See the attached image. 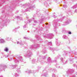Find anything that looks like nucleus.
Wrapping results in <instances>:
<instances>
[{
    "label": "nucleus",
    "instance_id": "f257e3e1",
    "mask_svg": "<svg viewBox=\"0 0 77 77\" xmlns=\"http://www.w3.org/2000/svg\"><path fill=\"white\" fill-rule=\"evenodd\" d=\"M32 5L29 4H25L23 5V6H26L28 7L27 9L26 10V11H30L32 10H33L34 9H35L36 8L35 5H33L32 7H31Z\"/></svg>",
    "mask_w": 77,
    "mask_h": 77
},
{
    "label": "nucleus",
    "instance_id": "f03ea898",
    "mask_svg": "<svg viewBox=\"0 0 77 77\" xmlns=\"http://www.w3.org/2000/svg\"><path fill=\"white\" fill-rule=\"evenodd\" d=\"M17 58L18 60H15V63H17V64L19 63V60H20L21 62H23V57H22L19 56Z\"/></svg>",
    "mask_w": 77,
    "mask_h": 77
},
{
    "label": "nucleus",
    "instance_id": "7ed1b4c3",
    "mask_svg": "<svg viewBox=\"0 0 77 77\" xmlns=\"http://www.w3.org/2000/svg\"><path fill=\"white\" fill-rule=\"evenodd\" d=\"M17 66V65H16L15 66H11V67L13 69L15 68L16 70L17 71H18V73H21V71H20V68H18Z\"/></svg>",
    "mask_w": 77,
    "mask_h": 77
},
{
    "label": "nucleus",
    "instance_id": "20e7f679",
    "mask_svg": "<svg viewBox=\"0 0 77 77\" xmlns=\"http://www.w3.org/2000/svg\"><path fill=\"white\" fill-rule=\"evenodd\" d=\"M32 54V52H30L29 51H28L26 55H24L25 57H27V56H28V57H31V55Z\"/></svg>",
    "mask_w": 77,
    "mask_h": 77
},
{
    "label": "nucleus",
    "instance_id": "39448f33",
    "mask_svg": "<svg viewBox=\"0 0 77 77\" xmlns=\"http://www.w3.org/2000/svg\"><path fill=\"white\" fill-rule=\"evenodd\" d=\"M59 58V57L57 58V57H55V61H51V59L50 58H48V61L50 63H51V62H56V63H57V62L56 60V59H58Z\"/></svg>",
    "mask_w": 77,
    "mask_h": 77
},
{
    "label": "nucleus",
    "instance_id": "423d86ee",
    "mask_svg": "<svg viewBox=\"0 0 77 77\" xmlns=\"http://www.w3.org/2000/svg\"><path fill=\"white\" fill-rule=\"evenodd\" d=\"M74 72V70L69 69L67 71L66 73L68 74H70L71 72Z\"/></svg>",
    "mask_w": 77,
    "mask_h": 77
},
{
    "label": "nucleus",
    "instance_id": "0eeeda50",
    "mask_svg": "<svg viewBox=\"0 0 77 77\" xmlns=\"http://www.w3.org/2000/svg\"><path fill=\"white\" fill-rule=\"evenodd\" d=\"M56 44L57 45H60V42L57 40V38H56Z\"/></svg>",
    "mask_w": 77,
    "mask_h": 77
},
{
    "label": "nucleus",
    "instance_id": "6e6552de",
    "mask_svg": "<svg viewBox=\"0 0 77 77\" xmlns=\"http://www.w3.org/2000/svg\"><path fill=\"white\" fill-rule=\"evenodd\" d=\"M49 50H51L52 51H54L56 50V51H57L58 50V49H57V48H49Z\"/></svg>",
    "mask_w": 77,
    "mask_h": 77
},
{
    "label": "nucleus",
    "instance_id": "1a4fd4ad",
    "mask_svg": "<svg viewBox=\"0 0 77 77\" xmlns=\"http://www.w3.org/2000/svg\"><path fill=\"white\" fill-rule=\"evenodd\" d=\"M71 21H72V20H71L70 19H69L68 20H67L65 22L66 25L68 24H69V23H70Z\"/></svg>",
    "mask_w": 77,
    "mask_h": 77
},
{
    "label": "nucleus",
    "instance_id": "9d476101",
    "mask_svg": "<svg viewBox=\"0 0 77 77\" xmlns=\"http://www.w3.org/2000/svg\"><path fill=\"white\" fill-rule=\"evenodd\" d=\"M54 36L53 34H50L49 36V39H52L53 38V37Z\"/></svg>",
    "mask_w": 77,
    "mask_h": 77
},
{
    "label": "nucleus",
    "instance_id": "9b49d317",
    "mask_svg": "<svg viewBox=\"0 0 77 77\" xmlns=\"http://www.w3.org/2000/svg\"><path fill=\"white\" fill-rule=\"evenodd\" d=\"M5 41L2 38L0 39V43H5Z\"/></svg>",
    "mask_w": 77,
    "mask_h": 77
},
{
    "label": "nucleus",
    "instance_id": "f8f14e48",
    "mask_svg": "<svg viewBox=\"0 0 77 77\" xmlns=\"http://www.w3.org/2000/svg\"><path fill=\"white\" fill-rule=\"evenodd\" d=\"M63 39H67L68 38V37L66 35H63Z\"/></svg>",
    "mask_w": 77,
    "mask_h": 77
},
{
    "label": "nucleus",
    "instance_id": "ddd939ff",
    "mask_svg": "<svg viewBox=\"0 0 77 77\" xmlns=\"http://www.w3.org/2000/svg\"><path fill=\"white\" fill-rule=\"evenodd\" d=\"M77 8V4H76L75 5H74L73 6L71 7V8H72L73 9H75Z\"/></svg>",
    "mask_w": 77,
    "mask_h": 77
},
{
    "label": "nucleus",
    "instance_id": "4468645a",
    "mask_svg": "<svg viewBox=\"0 0 77 77\" xmlns=\"http://www.w3.org/2000/svg\"><path fill=\"white\" fill-rule=\"evenodd\" d=\"M53 23H55L54 25V27H56V26H57V24H55V23H57V22L56 21V20H54L53 21Z\"/></svg>",
    "mask_w": 77,
    "mask_h": 77
},
{
    "label": "nucleus",
    "instance_id": "2eb2a0df",
    "mask_svg": "<svg viewBox=\"0 0 77 77\" xmlns=\"http://www.w3.org/2000/svg\"><path fill=\"white\" fill-rule=\"evenodd\" d=\"M17 44H20V45H23L24 44H23V43H22V42H17Z\"/></svg>",
    "mask_w": 77,
    "mask_h": 77
},
{
    "label": "nucleus",
    "instance_id": "dca6fc26",
    "mask_svg": "<svg viewBox=\"0 0 77 77\" xmlns=\"http://www.w3.org/2000/svg\"><path fill=\"white\" fill-rule=\"evenodd\" d=\"M25 23H26V24L27 23H28V22L27 21H25ZM26 26H27V24H25L24 26H23V28H26Z\"/></svg>",
    "mask_w": 77,
    "mask_h": 77
},
{
    "label": "nucleus",
    "instance_id": "f3484780",
    "mask_svg": "<svg viewBox=\"0 0 77 77\" xmlns=\"http://www.w3.org/2000/svg\"><path fill=\"white\" fill-rule=\"evenodd\" d=\"M42 52L43 53H45L46 52L45 49H43Z\"/></svg>",
    "mask_w": 77,
    "mask_h": 77
},
{
    "label": "nucleus",
    "instance_id": "a211bd4d",
    "mask_svg": "<svg viewBox=\"0 0 77 77\" xmlns=\"http://www.w3.org/2000/svg\"><path fill=\"white\" fill-rule=\"evenodd\" d=\"M43 76H45V77H48V75L47 73H45L44 74H43Z\"/></svg>",
    "mask_w": 77,
    "mask_h": 77
},
{
    "label": "nucleus",
    "instance_id": "6ab92c4d",
    "mask_svg": "<svg viewBox=\"0 0 77 77\" xmlns=\"http://www.w3.org/2000/svg\"><path fill=\"white\" fill-rule=\"evenodd\" d=\"M64 54H63V56H65L66 55V54H68V52L67 51H65L63 52Z\"/></svg>",
    "mask_w": 77,
    "mask_h": 77
},
{
    "label": "nucleus",
    "instance_id": "aec40b11",
    "mask_svg": "<svg viewBox=\"0 0 77 77\" xmlns=\"http://www.w3.org/2000/svg\"><path fill=\"white\" fill-rule=\"evenodd\" d=\"M27 72H28V73H29H29H32V72H33V71H27Z\"/></svg>",
    "mask_w": 77,
    "mask_h": 77
},
{
    "label": "nucleus",
    "instance_id": "412c9836",
    "mask_svg": "<svg viewBox=\"0 0 77 77\" xmlns=\"http://www.w3.org/2000/svg\"><path fill=\"white\" fill-rule=\"evenodd\" d=\"M4 51H6V52H8V48H5L4 49Z\"/></svg>",
    "mask_w": 77,
    "mask_h": 77
},
{
    "label": "nucleus",
    "instance_id": "4be33fe9",
    "mask_svg": "<svg viewBox=\"0 0 77 77\" xmlns=\"http://www.w3.org/2000/svg\"><path fill=\"white\" fill-rule=\"evenodd\" d=\"M52 77H58L55 74H52Z\"/></svg>",
    "mask_w": 77,
    "mask_h": 77
},
{
    "label": "nucleus",
    "instance_id": "5701e85b",
    "mask_svg": "<svg viewBox=\"0 0 77 77\" xmlns=\"http://www.w3.org/2000/svg\"><path fill=\"white\" fill-rule=\"evenodd\" d=\"M32 63H35V60L33 59L32 61Z\"/></svg>",
    "mask_w": 77,
    "mask_h": 77
},
{
    "label": "nucleus",
    "instance_id": "b1692460",
    "mask_svg": "<svg viewBox=\"0 0 77 77\" xmlns=\"http://www.w3.org/2000/svg\"><path fill=\"white\" fill-rule=\"evenodd\" d=\"M13 32H17V29H13Z\"/></svg>",
    "mask_w": 77,
    "mask_h": 77
},
{
    "label": "nucleus",
    "instance_id": "393cba45",
    "mask_svg": "<svg viewBox=\"0 0 77 77\" xmlns=\"http://www.w3.org/2000/svg\"><path fill=\"white\" fill-rule=\"evenodd\" d=\"M63 7L64 8H67V5H63Z\"/></svg>",
    "mask_w": 77,
    "mask_h": 77
},
{
    "label": "nucleus",
    "instance_id": "a878e982",
    "mask_svg": "<svg viewBox=\"0 0 77 77\" xmlns=\"http://www.w3.org/2000/svg\"><path fill=\"white\" fill-rule=\"evenodd\" d=\"M63 63H64V64H66V63H67V61H63Z\"/></svg>",
    "mask_w": 77,
    "mask_h": 77
},
{
    "label": "nucleus",
    "instance_id": "bb28decb",
    "mask_svg": "<svg viewBox=\"0 0 77 77\" xmlns=\"http://www.w3.org/2000/svg\"><path fill=\"white\" fill-rule=\"evenodd\" d=\"M10 38H9V37H7V41H10Z\"/></svg>",
    "mask_w": 77,
    "mask_h": 77
},
{
    "label": "nucleus",
    "instance_id": "cd10ccee",
    "mask_svg": "<svg viewBox=\"0 0 77 77\" xmlns=\"http://www.w3.org/2000/svg\"><path fill=\"white\" fill-rule=\"evenodd\" d=\"M15 75L16 77H18V76H19V75L17 74V73H16L15 74Z\"/></svg>",
    "mask_w": 77,
    "mask_h": 77
},
{
    "label": "nucleus",
    "instance_id": "c85d7f7f",
    "mask_svg": "<svg viewBox=\"0 0 77 77\" xmlns=\"http://www.w3.org/2000/svg\"><path fill=\"white\" fill-rule=\"evenodd\" d=\"M49 44L50 45H52V43L51 42H49Z\"/></svg>",
    "mask_w": 77,
    "mask_h": 77
},
{
    "label": "nucleus",
    "instance_id": "c756f323",
    "mask_svg": "<svg viewBox=\"0 0 77 77\" xmlns=\"http://www.w3.org/2000/svg\"><path fill=\"white\" fill-rule=\"evenodd\" d=\"M60 59L61 61H63V59L62 57Z\"/></svg>",
    "mask_w": 77,
    "mask_h": 77
},
{
    "label": "nucleus",
    "instance_id": "7c9ffc66",
    "mask_svg": "<svg viewBox=\"0 0 77 77\" xmlns=\"http://www.w3.org/2000/svg\"><path fill=\"white\" fill-rule=\"evenodd\" d=\"M23 39H29V38H27L25 37H23Z\"/></svg>",
    "mask_w": 77,
    "mask_h": 77
},
{
    "label": "nucleus",
    "instance_id": "2f4dec72",
    "mask_svg": "<svg viewBox=\"0 0 77 77\" xmlns=\"http://www.w3.org/2000/svg\"><path fill=\"white\" fill-rule=\"evenodd\" d=\"M42 58L44 59H46V56H45L42 57Z\"/></svg>",
    "mask_w": 77,
    "mask_h": 77
},
{
    "label": "nucleus",
    "instance_id": "473e14b6",
    "mask_svg": "<svg viewBox=\"0 0 77 77\" xmlns=\"http://www.w3.org/2000/svg\"><path fill=\"white\" fill-rule=\"evenodd\" d=\"M70 60V63H73V61H72V60Z\"/></svg>",
    "mask_w": 77,
    "mask_h": 77
},
{
    "label": "nucleus",
    "instance_id": "72a5a7b5",
    "mask_svg": "<svg viewBox=\"0 0 77 77\" xmlns=\"http://www.w3.org/2000/svg\"><path fill=\"white\" fill-rule=\"evenodd\" d=\"M68 33H69V35H71V32H68Z\"/></svg>",
    "mask_w": 77,
    "mask_h": 77
},
{
    "label": "nucleus",
    "instance_id": "f704fd0d",
    "mask_svg": "<svg viewBox=\"0 0 77 77\" xmlns=\"http://www.w3.org/2000/svg\"><path fill=\"white\" fill-rule=\"evenodd\" d=\"M53 71H54V72H56V69H54L53 70Z\"/></svg>",
    "mask_w": 77,
    "mask_h": 77
},
{
    "label": "nucleus",
    "instance_id": "c9c22d12",
    "mask_svg": "<svg viewBox=\"0 0 77 77\" xmlns=\"http://www.w3.org/2000/svg\"><path fill=\"white\" fill-rule=\"evenodd\" d=\"M34 22L35 23H37V21H36V20H34Z\"/></svg>",
    "mask_w": 77,
    "mask_h": 77
},
{
    "label": "nucleus",
    "instance_id": "e433bc0d",
    "mask_svg": "<svg viewBox=\"0 0 77 77\" xmlns=\"http://www.w3.org/2000/svg\"><path fill=\"white\" fill-rule=\"evenodd\" d=\"M33 47H35V46H31V49H32V48H33Z\"/></svg>",
    "mask_w": 77,
    "mask_h": 77
},
{
    "label": "nucleus",
    "instance_id": "4c0bfd02",
    "mask_svg": "<svg viewBox=\"0 0 77 77\" xmlns=\"http://www.w3.org/2000/svg\"><path fill=\"white\" fill-rule=\"evenodd\" d=\"M58 68H62V67H60V66H59Z\"/></svg>",
    "mask_w": 77,
    "mask_h": 77
},
{
    "label": "nucleus",
    "instance_id": "58836bf2",
    "mask_svg": "<svg viewBox=\"0 0 77 77\" xmlns=\"http://www.w3.org/2000/svg\"><path fill=\"white\" fill-rule=\"evenodd\" d=\"M53 17H54V18H56V17H56V16H55V15H54L53 16Z\"/></svg>",
    "mask_w": 77,
    "mask_h": 77
},
{
    "label": "nucleus",
    "instance_id": "ea45409f",
    "mask_svg": "<svg viewBox=\"0 0 77 77\" xmlns=\"http://www.w3.org/2000/svg\"><path fill=\"white\" fill-rule=\"evenodd\" d=\"M20 18V16L17 17V18Z\"/></svg>",
    "mask_w": 77,
    "mask_h": 77
},
{
    "label": "nucleus",
    "instance_id": "a19ab883",
    "mask_svg": "<svg viewBox=\"0 0 77 77\" xmlns=\"http://www.w3.org/2000/svg\"><path fill=\"white\" fill-rule=\"evenodd\" d=\"M4 68H6V66H4Z\"/></svg>",
    "mask_w": 77,
    "mask_h": 77
},
{
    "label": "nucleus",
    "instance_id": "79ce46f5",
    "mask_svg": "<svg viewBox=\"0 0 77 77\" xmlns=\"http://www.w3.org/2000/svg\"><path fill=\"white\" fill-rule=\"evenodd\" d=\"M20 20H22V18L20 17Z\"/></svg>",
    "mask_w": 77,
    "mask_h": 77
},
{
    "label": "nucleus",
    "instance_id": "37998d69",
    "mask_svg": "<svg viewBox=\"0 0 77 77\" xmlns=\"http://www.w3.org/2000/svg\"><path fill=\"white\" fill-rule=\"evenodd\" d=\"M75 58H77V57H75Z\"/></svg>",
    "mask_w": 77,
    "mask_h": 77
},
{
    "label": "nucleus",
    "instance_id": "c03bdc74",
    "mask_svg": "<svg viewBox=\"0 0 77 77\" xmlns=\"http://www.w3.org/2000/svg\"><path fill=\"white\" fill-rule=\"evenodd\" d=\"M76 11H77V10H76L75 11V12H76Z\"/></svg>",
    "mask_w": 77,
    "mask_h": 77
},
{
    "label": "nucleus",
    "instance_id": "a18cd8bd",
    "mask_svg": "<svg viewBox=\"0 0 77 77\" xmlns=\"http://www.w3.org/2000/svg\"><path fill=\"white\" fill-rule=\"evenodd\" d=\"M8 55H7V56H6V57H8Z\"/></svg>",
    "mask_w": 77,
    "mask_h": 77
},
{
    "label": "nucleus",
    "instance_id": "49530a36",
    "mask_svg": "<svg viewBox=\"0 0 77 77\" xmlns=\"http://www.w3.org/2000/svg\"><path fill=\"white\" fill-rule=\"evenodd\" d=\"M54 31H55V32H57V31L56 30H54Z\"/></svg>",
    "mask_w": 77,
    "mask_h": 77
},
{
    "label": "nucleus",
    "instance_id": "de8ad7c7",
    "mask_svg": "<svg viewBox=\"0 0 77 77\" xmlns=\"http://www.w3.org/2000/svg\"><path fill=\"white\" fill-rule=\"evenodd\" d=\"M72 77H75V75H73Z\"/></svg>",
    "mask_w": 77,
    "mask_h": 77
},
{
    "label": "nucleus",
    "instance_id": "09e8293b",
    "mask_svg": "<svg viewBox=\"0 0 77 77\" xmlns=\"http://www.w3.org/2000/svg\"><path fill=\"white\" fill-rule=\"evenodd\" d=\"M39 45H38V46L39 47Z\"/></svg>",
    "mask_w": 77,
    "mask_h": 77
},
{
    "label": "nucleus",
    "instance_id": "8fccbe9b",
    "mask_svg": "<svg viewBox=\"0 0 77 77\" xmlns=\"http://www.w3.org/2000/svg\"><path fill=\"white\" fill-rule=\"evenodd\" d=\"M29 23H30V21H29Z\"/></svg>",
    "mask_w": 77,
    "mask_h": 77
},
{
    "label": "nucleus",
    "instance_id": "3c124183",
    "mask_svg": "<svg viewBox=\"0 0 77 77\" xmlns=\"http://www.w3.org/2000/svg\"><path fill=\"white\" fill-rule=\"evenodd\" d=\"M0 77H3V76H1Z\"/></svg>",
    "mask_w": 77,
    "mask_h": 77
},
{
    "label": "nucleus",
    "instance_id": "603ef678",
    "mask_svg": "<svg viewBox=\"0 0 77 77\" xmlns=\"http://www.w3.org/2000/svg\"><path fill=\"white\" fill-rule=\"evenodd\" d=\"M46 24H48V23H46Z\"/></svg>",
    "mask_w": 77,
    "mask_h": 77
},
{
    "label": "nucleus",
    "instance_id": "864d4df0",
    "mask_svg": "<svg viewBox=\"0 0 77 77\" xmlns=\"http://www.w3.org/2000/svg\"><path fill=\"white\" fill-rule=\"evenodd\" d=\"M76 75H77V73H76Z\"/></svg>",
    "mask_w": 77,
    "mask_h": 77
},
{
    "label": "nucleus",
    "instance_id": "5fc2aeb1",
    "mask_svg": "<svg viewBox=\"0 0 77 77\" xmlns=\"http://www.w3.org/2000/svg\"><path fill=\"white\" fill-rule=\"evenodd\" d=\"M35 48L36 49H37L38 48Z\"/></svg>",
    "mask_w": 77,
    "mask_h": 77
},
{
    "label": "nucleus",
    "instance_id": "6e6d98bb",
    "mask_svg": "<svg viewBox=\"0 0 77 77\" xmlns=\"http://www.w3.org/2000/svg\"><path fill=\"white\" fill-rule=\"evenodd\" d=\"M55 14V13H54V14Z\"/></svg>",
    "mask_w": 77,
    "mask_h": 77
},
{
    "label": "nucleus",
    "instance_id": "4d7b16f0",
    "mask_svg": "<svg viewBox=\"0 0 77 77\" xmlns=\"http://www.w3.org/2000/svg\"><path fill=\"white\" fill-rule=\"evenodd\" d=\"M60 6H62V5H61Z\"/></svg>",
    "mask_w": 77,
    "mask_h": 77
},
{
    "label": "nucleus",
    "instance_id": "13d9d810",
    "mask_svg": "<svg viewBox=\"0 0 77 77\" xmlns=\"http://www.w3.org/2000/svg\"><path fill=\"white\" fill-rule=\"evenodd\" d=\"M27 21H29V20H28Z\"/></svg>",
    "mask_w": 77,
    "mask_h": 77
},
{
    "label": "nucleus",
    "instance_id": "bf43d9fd",
    "mask_svg": "<svg viewBox=\"0 0 77 77\" xmlns=\"http://www.w3.org/2000/svg\"><path fill=\"white\" fill-rule=\"evenodd\" d=\"M71 11H70V12H71Z\"/></svg>",
    "mask_w": 77,
    "mask_h": 77
},
{
    "label": "nucleus",
    "instance_id": "052dcab7",
    "mask_svg": "<svg viewBox=\"0 0 77 77\" xmlns=\"http://www.w3.org/2000/svg\"><path fill=\"white\" fill-rule=\"evenodd\" d=\"M77 61L76 62V63H77Z\"/></svg>",
    "mask_w": 77,
    "mask_h": 77
}]
</instances>
